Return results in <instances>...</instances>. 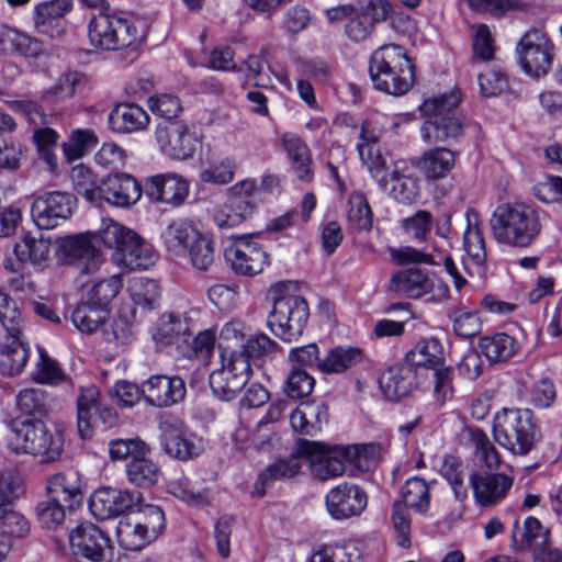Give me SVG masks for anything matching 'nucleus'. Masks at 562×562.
Instances as JSON below:
<instances>
[{"label": "nucleus", "instance_id": "obj_56", "mask_svg": "<svg viewBox=\"0 0 562 562\" xmlns=\"http://www.w3.org/2000/svg\"><path fill=\"white\" fill-rule=\"evenodd\" d=\"M200 232L186 222L178 221L168 225L164 233L167 247L176 252L188 250L190 244L198 237Z\"/></svg>", "mask_w": 562, "mask_h": 562}, {"label": "nucleus", "instance_id": "obj_34", "mask_svg": "<svg viewBox=\"0 0 562 562\" xmlns=\"http://www.w3.org/2000/svg\"><path fill=\"white\" fill-rule=\"evenodd\" d=\"M281 142L297 178L304 182L311 181L313 178L312 155L305 142L292 133L283 134Z\"/></svg>", "mask_w": 562, "mask_h": 562}, {"label": "nucleus", "instance_id": "obj_17", "mask_svg": "<svg viewBox=\"0 0 562 562\" xmlns=\"http://www.w3.org/2000/svg\"><path fill=\"white\" fill-rule=\"evenodd\" d=\"M157 143L167 156L184 160L195 151L196 139L182 122H164L156 130Z\"/></svg>", "mask_w": 562, "mask_h": 562}, {"label": "nucleus", "instance_id": "obj_10", "mask_svg": "<svg viewBox=\"0 0 562 562\" xmlns=\"http://www.w3.org/2000/svg\"><path fill=\"white\" fill-rule=\"evenodd\" d=\"M222 367L210 374L209 383L213 394L223 400L232 401L245 387L251 375V364L246 357L232 350L223 356Z\"/></svg>", "mask_w": 562, "mask_h": 562}, {"label": "nucleus", "instance_id": "obj_51", "mask_svg": "<svg viewBox=\"0 0 562 562\" xmlns=\"http://www.w3.org/2000/svg\"><path fill=\"white\" fill-rule=\"evenodd\" d=\"M469 434L479 462L487 469H497L501 464V456L486 434L480 428H470Z\"/></svg>", "mask_w": 562, "mask_h": 562}, {"label": "nucleus", "instance_id": "obj_1", "mask_svg": "<svg viewBox=\"0 0 562 562\" xmlns=\"http://www.w3.org/2000/svg\"><path fill=\"white\" fill-rule=\"evenodd\" d=\"M114 249V259L128 270H145L155 263V254L137 233L112 220L103 221L98 236L80 234L68 236L59 244L64 257L80 276H90L99 271L103 263L97 241Z\"/></svg>", "mask_w": 562, "mask_h": 562}, {"label": "nucleus", "instance_id": "obj_8", "mask_svg": "<svg viewBox=\"0 0 562 562\" xmlns=\"http://www.w3.org/2000/svg\"><path fill=\"white\" fill-rule=\"evenodd\" d=\"M91 45L105 50H119L128 47L137 37L136 26L126 19L100 11L88 25Z\"/></svg>", "mask_w": 562, "mask_h": 562}, {"label": "nucleus", "instance_id": "obj_63", "mask_svg": "<svg viewBox=\"0 0 562 562\" xmlns=\"http://www.w3.org/2000/svg\"><path fill=\"white\" fill-rule=\"evenodd\" d=\"M235 173V164L229 158L220 161L210 162L200 172V179L203 182L214 184H226L231 182Z\"/></svg>", "mask_w": 562, "mask_h": 562}, {"label": "nucleus", "instance_id": "obj_46", "mask_svg": "<svg viewBox=\"0 0 562 562\" xmlns=\"http://www.w3.org/2000/svg\"><path fill=\"white\" fill-rule=\"evenodd\" d=\"M126 475L133 485L147 488L158 482L160 470L154 461L139 456L127 463Z\"/></svg>", "mask_w": 562, "mask_h": 562}, {"label": "nucleus", "instance_id": "obj_35", "mask_svg": "<svg viewBox=\"0 0 562 562\" xmlns=\"http://www.w3.org/2000/svg\"><path fill=\"white\" fill-rule=\"evenodd\" d=\"M417 372L425 369L427 372L443 364V352L440 341L436 338L419 341L405 357Z\"/></svg>", "mask_w": 562, "mask_h": 562}, {"label": "nucleus", "instance_id": "obj_52", "mask_svg": "<svg viewBox=\"0 0 562 562\" xmlns=\"http://www.w3.org/2000/svg\"><path fill=\"white\" fill-rule=\"evenodd\" d=\"M461 101V92L452 90L450 93L427 99L420 105V111L424 115L435 117L458 115L457 109Z\"/></svg>", "mask_w": 562, "mask_h": 562}, {"label": "nucleus", "instance_id": "obj_27", "mask_svg": "<svg viewBox=\"0 0 562 562\" xmlns=\"http://www.w3.org/2000/svg\"><path fill=\"white\" fill-rule=\"evenodd\" d=\"M418 372L405 360L390 368L380 379V387L390 401L407 396L417 386Z\"/></svg>", "mask_w": 562, "mask_h": 562}, {"label": "nucleus", "instance_id": "obj_61", "mask_svg": "<svg viewBox=\"0 0 562 562\" xmlns=\"http://www.w3.org/2000/svg\"><path fill=\"white\" fill-rule=\"evenodd\" d=\"M121 288V277L119 274L111 276L93 284L89 292V300L93 304L106 308L109 303L119 294Z\"/></svg>", "mask_w": 562, "mask_h": 562}, {"label": "nucleus", "instance_id": "obj_60", "mask_svg": "<svg viewBox=\"0 0 562 562\" xmlns=\"http://www.w3.org/2000/svg\"><path fill=\"white\" fill-rule=\"evenodd\" d=\"M0 323L7 334H22L23 318L16 302L0 290Z\"/></svg>", "mask_w": 562, "mask_h": 562}, {"label": "nucleus", "instance_id": "obj_36", "mask_svg": "<svg viewBox=\"0 0 562 562\" xmlns=\"http://www.w3.org/2000/svg\"><path fill=\"white\" fill-rule=\"evenodd\" d=\"M512 537L514 546L518 550L531 549L533 551L550 540L549 531L543 528L538 518L532 516L525 519L521 530L518 521H515Z\"/></svg>", "mask_w": 562, "mask_h": 562}, {"label": "nucleus", "instance_id": "obj_55", "mask_svg": "<svg viewBox=\"0 0 562 562\" xmlns=\"http://www.w3.org/2000/svg\"><path fill=\"white\" fill-rule=\"evenodd\" d=\"M188 255L192 266L200 270L206 271L215 260V244L214 240L203 234H199L193 243L188 248Z\"/></svg>", "mask_w": 562, "mask_h": 562}, {"label": "nucleus", "instance_id": "obj_9", "mask_svg": "<svg viewBox=\"0 0 562 562\" xmlns=\"http://www.w3.org/2000/svg\"><path fill=\"white\" fill-rule=\"evenodd\" d=\"M518 63L526 75L539 79L549 74L555 57V46L541 30L527 31L516 45Z\"/></svg>", "mask_w": 562, "mask_h": 562}, {"label": "nucleus", "instance_id": "obj_45", "mask_svg": "<svg viewBox=\"0 0 562 562\" xmlns=\"http://www.w3.org/2000/svg\"><path fill=\"white\" fill-rule=\"evenodd\" d=\"M13 250L19 262H31L36 266L48 260L50 244L44 238H36L26 234L14 245Z\"/></svg>", "mask_w": 562, "mask_h": 562}, {"label": "nucleus", "instance_id": "obj_3", "mask_svg": "<svg viewBox=\"0 0 562 562\" xmlns=\"http://www.w3.org/2000/svg\"><path fill=\"white\" fill-rule=\"evenodd\" d=\"M494 239L517 248L530 246L541 232L539 212L525 203H504L490 220Z\"/></svg>", "mask_w": 562, "mask_h": 562}, {"label": "nucleus", "instance_id": "obj_59", "mask_svg": "<svg viewBox=\"0 0 562 562\" xmlns=\"http://www.w3.org/2000/svg\"><path fill=\"white\" fill-rule=\"evenodd\" d=\"M67 506L64 503L48 496L36 506V515L42 527L46 529H56L66 518Z\"/></svg>", "mask_w": 562, "mask_h": 562}, {"label": "nucleus", "instance_id": "obj_5", "mask_svg": "<svg viewBox=\"0 0 562 562\" xmlns=\"http://www.w3.org/2000/svg\"><path fill=\"white\" fill-rule=\"evenodd\" d=\"M297 451L310 460L312 475L319 481L342 475L346 464L362 468L367 459L368 447L358 446H328L323 442L300 440Z\"/></svg>", "mask_w": 562, "mask_h": 562}, {"label": "nucleus", "instance_id": "obj_6", "mask_svg": "<svg viewBox=\"0 0 562 562\" xmlns=\"http://www.w3.org/2000/svg\"><path fill=\"white\" fill-rule=\"evenodd\" d=\"M495 441L515 456L532 450L538 439V427L530 409L504 408L493 424Z\"/></svg>", "mask_w": 562, "mask_h": 562}, {"label": "nucleus", "instance_id": "obj_13", "mask_svg": "<svg viewBox=\"0 0 562 562\" xmlns=\"http://www.w3.org/2000/svg\"><path fill=\"white\" fill-rule=\"evenodd\" d=\"M142 501L143 496L139 492L103 486L92 493L89 507L95 518L105 520L120 515H130Z\"/></svg>", "mask_w": 562, "mask_h": 562}, {"label": "nucleus", "instance_id": "obj_53", "mask_svg": "<svg viewBox=\"0 0 562 562\" xmlns=\"http://www.w3.org/2000/svg\"><path fill=\"white\" fill-rule=\"evenodd\" d=\"M347 218L349 224L357 231H369L372 226V210L367 196L359 191L350 194Z\"/></svg>", "mask_w": 562, "mask_h": 562}, {"label": "nucleus", "instance_id": "obj_38", "mask_svg": "<svg viewBox=\"0 0 562 562\" xmlns=\"http://www.w3.org/2000/svg\"><path fill=\"white\" fill-rule=\"evenodd\" d=\"M302 465L299 458L294 456L276 461L259 474L254 486L255 494L263 496L266 494V487L271 482L292 479L299 474Z\"/></svg>", "mask_w": 562, "mask_h": 562}, {"label": "nucleus", "instance_id": "obj_31", "mask_svg": "<svg viewBox=\"0 0 562 562\" xmlns=\"http://www.w3.org/2000/svg\"><path fill=\"white\" fill-rule=\"evenodd\" d=\"M149 123L147 112L135 103L117 104L109 115L111 128L119 133H132L145 128Z\"/></svg>", "mask_w": 562, "mask_h": 562}, {"label": "nucleus", "instance_id": "obj_47", "mask_svg": "<svg viewBox=\"0 0 562 562\" xmlns=\"http://www.w3.org/2000/svg\"><path fill=\"white\" fill-rule=\"evenodd\" d=\"M403 505L418 514H425L430 504V492L427 482L420 477L407 480L401 492Z\"/></svg>", "mask_w": 562, "mask_h": 562}, {"label": "nucleus", "instance_id": "obj_16", "mask_svg": "<svg viewBox=\"0 0 562 562\" xmlns=\"http://www.w3.org/2000/svg\"><path fill=\"white\" fill-rule=\"evenodd\" d=\"M224 256L235 273L248 277L261 272L268 259L262 247L245 235L237 236Z\"/></svg>", "mask_w": 562, "mask_h": 562}, {"label": "nucleus", "instance_id": "obj_4", "mask_svg": "<svg viewBox=\"0 0 562 562\" xmlns=\"http://www.w3.org/2000/svg\"><path fill=\"white\" fill-rule=\"evenodd\" d=\"M414 65L406 50L396 44L382 45L370 56L369 75L376 90L405 94L414 83Z\"/></svg>", "mask_w": 562, "mask_h": 562}, {"label": "nucleus", "instance_id": "obj_18", "mask_svg": "<svg viewBox=\"0 0 562 562\" xmlns=\"http://www.w3.org/2000/svg\"><path fill=\"white\" fill-rule=\"evenodd\" d=\"M69 544L75 555L101 562L110 548V539L92 522H81L69 532Z\"/></svg>", "mask_w": 562, "mask_h": 562}, {"label": "nucleus", "instance_id": "obj_7", "mask_svg": "<svg viewBox=\"0 0 562 562\" xmlns=\"http://www.w3.org/2000/svg\"><path fill=\"white\" fill-rule=\"evenodd\" d=\"M308 315L307 302L302 296L274 297L272 311L268 317V326L277 337L291 342L302 335Z\"/></svg>", "mask_w": 562, "mask_h": 562}, {"label": "nucleus", "instance_id": "obj_14", "mask_svg": "<svg viewBox=\"0 0 562 562\" xmlns=\"http://www.w3.org/2000/svg\"><path fill=\"white\" fill-rule=\"evenodd\" d=\"M76 206V198L67 192H48L36 198L32 204V217L41 229H52L68 220Z\"/></svg>", "mask_w": 562, "mask_h": 562}, {"label": "nucleus", "instance_id": "obj_37", "mask_svg": "<svg viewBox=\"0 0 562 562\" xmlns=\"http://www.w3.org/2000/svg\"><path fill=\"white\" fill-rule=\"evenodd\" d=\"M477 347L490 363L507 361L517 349L516 340L505 333L480 338Z\"/></svg>", "mask_w": 562, "mask_h": 562}, {"label": "nucleus", "instance_id": "obj_42", "mask_svg": "<svg viewBox=\"0 0 562 562\" xmlns=\"http://www.w3.org/2000/svg\"><path fill=\"white\" fill-rule=\"evenodd\" d=\"M70 178L75 191L91 203L102 202L103 178L97 176L85 165L80 164L71 169Z\"/></svg>", "mask_w": 562, "mask_h": 562}, {"label": "nucleus", "instance_id": "obj_49", "mask_svg": "<svg viewBox=\"0 0 562 562\" xmlns=\"http://www.w3.org/2000/svg\"><path fill=\"white\" fill-rule=\"evenodd\" d=\"M131 299L144 311H153L160 303V286L151 279L139 278L130 288Z\"/></svg>", "mask_w": 562, "mask_h": 562}, {"label": "nucleus", "instance_id": "obj_11", "mask_svg": "<svg viewBox=\"0 0 562 562\" xmlns=\"http://www.w3.org/2000/svg\"><path fill=\"white\" fill-rule=\"evenodd\" d=\"M390 291L408 299H419L431 294V300H447L449 289L439 279L429 277L417 268H408L396 272L390 280Z\"/></svg>", "mask_w": 562, "mask_h": 562}, {"label": "nucleus", "instance_id": "obj_50", "mask_svg": "<svg viewBox=\"0 0 562 562\" xmlns=\"http://www.w3.org/2000/svg\"><path fill=\"white\" fill-rule=\"evenodd\" d=\"M130 517L140 522L144 529L155 539L158 538L166 526L164 510L157 505L143 504V501L130 513Z\"/></svg>", "mask_w": 562, "mask_h": 562}, {"label": "nucleus", "instance_id": "obj_15", "mask_svg": "<svg viewBox=\"0 0 562 562\" xmlns=\"http://www.w3.org/2000/svg\"><path fill=\"white\" fill-rule=\"evenodd\" d=\"M325 505L333 519L345 520L363 513L368 505V496L359 485L342 482L327 492Z\"/></svg>", "mask_w": 562, "mask_h": 562}, {"label": "nucleus", "instance_id": "obj_2", "mask_svg": "<svg viewBox=\"0 0 562 562\" xmlns=\"http://www.w3.org/2000/svg\"><path fill=\"white\" fill-rule=\"evenodd\" d=\"M8 448L14 453H27L49 463L64 451L63 429L42 418L15 417L8 423Z\"/></svg>", "mask_w": 562, "mask_h": 562}, {"label": "nucleus", "instance_id": "obj_62", "mask_svg": "<svg viewBox=\"0 0 562 562\" xmlns=\"http://www.w3.org/2000/svg\"><path fill=\"white\" fill-rule=\"evenodd\" d=\"M278 349V344L271 340L268 336L259 334L250 337L246 344L240 345V350H235L237 355L246 357L247 362L250 364L251 360L260 359L265 356L274 353Z\"/></svg>", "mask_w": 562, "mask_h": 562}, {"label": "nucleus", "instance_id": "obj_24", "mask_svg": "<svg viewBox=\"0 0 562 562\" xmlns=\"http://www.w3.org/2000/svg\"><path fill=\"white\" fill-rule=\"evenodd\" d=\"M46 492L48 496L63 502L68 510L80 507L83 502L81 476L74 469H68L49 476L46 483Z\"/></svg>", "mask_w": 562, "mask_h": 562}, {"label": "nucleus", "instance_id": "obj_29", "mask_svg": "<svg viewBox=\"0 0 562 562\" xmlns=\"http://www.w3.org/2000/svg\"><path fill=\"white\" fill-rule=\"evenodd\" d=\"M190 318L183 314L167 313L159 318L154 339L164 346L188 344L192 336Z\"/></svg>", "mask_w": 562, "mask_h": 562}, {"label": "nucleus", "instance_id": "obj_40", "mask_svg": "<svg viewBox=\"0 0 562 562\" xmlns=\"http://www.w3.org/2000/svg\"><path fill=\"white\" fill-rule=\"evenodd\" d=\"M116 538L120 546L128 551L142 550L155 540V538L144 529L140 522L132 519L130 516L119 521Z\"/></svg>", "mask_w": 562, "mask_h": 562}, {"label": "nucleus", "instance_id": "obj_33", "mask_svg": "<svg viewBox=\"0 0 562 562\" xmlns=\"http://www.w3.org/2000/svg\"><path fill=\"white\" fill-rule=\"evenodd\" d=\"M463 123L459 115L435 117L426 121L420 128L422 138L427 144L457 139L462 135Z\"/></svg>", "mask_w": 562, "mask_h": 562}, {"label": "nucleus", "instance_id": "obj_48", "mask_svg": "<svg viewBox=\"0 0 562 562\" xmlns=\"http://www.w3.org/2000/svg\"><path fill=\"white\" fill-rule=\"evenodd\" d=\"M361 360V352L352 347H336L318 363V370L324 373H341Z\"/></svg>", "mask_w": 562, "mask_h": 562}, {"label": "nucleus", "instance_id": "obj_32", "mask_svg": "<svg viewBox=\"0 0 562 562\" xmlns=\"http://www.w3.org/2000/svg\"><path fill=\"white\" fill-rule=\"evenodd\" d=\"M456 162L454 151L446 147L425 150L417 161V168L429 180L445 178Z\"/></svg>", "mask_w": 562, "mask_h": 562}, {"label": "nucleus", "instance_id": "obj_20", "mask_svg": "<svg viewBox=\"0 0 562 562\" xmlns=\"http://www.w3.org/2000/svg\"><path fill=\"white\" fill-rule=\"evenodd\" d=\"M513 477L503 473L473 472L470 484L476 503L492 507L502 502L513 486Z\"/></svg>", "mask_w": 562, "mask_h": 562}, {"label": "nucleus", "instance_id": "obj_25", "mask_svg": "<svg viewBox=\"0 0 562 562\" xmlns=\"http://www.w3.org/2000/svg\"><path fill=\"white\" fill-rule=\"evenodd\" d=\"M378 183L383 192L404 205L415 203L419 196L418 178L407 167H395L390 173L382 176Z\"/></svg>", "mask_w": 562, "mask_h": 562}, {"label": "nucleus", "instance_id": "obj_43", "mask_svg": "<svg viewBox=\"0 0 562 562\" xmlns=\"http://www.w3.org/2000/svg\"><path fill=\"white\" fill-rule=\"evenodd\" d=\"M255 205L250 200H228L214 212L213 220L220 228L238 226L252 215Z\"/></svg>", "mask_w": 562, "mask_h": 562}, {"label": "nucleus", "instance_id": "obj_19", "mask_svg": "<svg viewBox=\"0 0 562 562\" xmlns=\"http://www.w3.org/2000/svg\"><path fill=\"white\" fill-rule=\"evenodd\" d=\"M144 192L153 202L179 206L189 194V184L177 173L155 175L146 179Z\"/></svg>", "mask_w": 562, "mask_h": 562}, {"label": "nucleus", "instance_id": "obj_39", "mask_svg": "<svg viewBox=\"0 0 562 562\" xmlns=\"http://www.w3.org/2000/svg\"><path fill=\"white\" fill-rule=\"evenodd\" d=\"M465 215L468 227L463 236L464 250L475 265L481 266L486 260V250L483 232L479 223V213L469 209Z\"/></svg>", "mask_w": 562, "mask_h": 562}, {"label": "nucleus", "instance_id": "obj_64", "mask_svg": "<svg viewBox=\"0 0 562 562\" xmlns=\"http://www.w3.org/2000/svg\"><path fill=\"white\" fill-rule=\"evenodd\" d=\"M432 225V215L426 210H419L413 216L402 221V228L413 239L426 241L430 234Z\"/></svg>", "mask_w": 562, "mask_h": 562}, {"label": "nucleus", "instance_id": "obj_57", "mask_svg": "<svg viewBox=\"0 0 562 562\" xmlns=\"http://www.w3.org/2000/svg\"><path fill=\"white\" fill-rule=\"evenodd\" d=\"M453 331L462 338H472L481 333L482 322L476 313L453 307L448 311Z\"/></svg>", "mask_w": 562, "mask_h": 562}, {"label": "nucleus", "instance_id": "obj_23", "mask_svg": "<svg viewBox=\"0 0 562 562\" xmlns=\"http://www.w3.org/2000/svg\"><path fill=\"white\" fill-rule=\"evenodd\" d=\"M145 402L155 407H168L184 398L186 383L179 376L153 375L144 382Z\"/></svg>", "mask_w": 562, "mask_h": 562}, {"label": "nucleus", "instance_id": "obj_26", "mask_svg": "<svg viewBox=\"0 0 562 562\" xmlns=\"http://www.w3.org/2000/svg\"><path fill=\"white\" fill-rule=\"evenodd\" d=\"M72 9V0H50L34 9V26L41 34L52 38L59 37L65 31L64 16Z\"/></svg>", "mask_w": 562, "mask_h": 562}, {"label": "nucleus", "instance_id": "obj_21", "mask_svg": "<svg viewBox=\"0 0 562 562\" xmlns=\"http://www.w3.org/2000/svg\"><path fill=\"white\" fill-rule=\"evenodd\" d=\"M391 13V4L386 0H370L350 15L345 31L353 42L368 38L373 32L374 24L385 20Z\"/></svg>", "mask_w": 562, "mask_h": 562}, {"label": "nucleus", "instance_id": "obj_54", "mask_svg": "<svg viewBox=\"0 0 562 562\" xmlns=\"http://www.w3.org/2000/svg\"><path fill=\"white\" fill-rule=\"evenodd\" d=\"M98 145V137L92 130H75L63 144L66 158L71 161L81 158Z\"/></svg>", "mask_w": 562, "mask_h": 562}, {"label": "nucleus", "instance_id": "obj_12", "mask_svg": "<svg viewBox=\"0 0 562 562\" xmlns=\"http://www.w3.org/2000/svg\"><path fill=\"white\" fill-rule=\"evenodd\" d=\"M158 427L161 432V446L168 456L186 461L201 454L200 441L188 432L180 418L173 415H162Z\"/></svg>", "mask_w": 562, "mask_h": 562}, {"label": "nucleus", "instance_id": "obj_58", "mask_svg": "<svg viewBox=\"0 0 562 562\" xmlns=\"http://www.w3.org/2000/svg\"><path fill=\"white\" fill-rule=\"evenodd\" d=\"M314 386V378L301 368L294 367L285 379L283 391L288 397L299 400L308 396Z\"/></svg>", "mask_w": 562, "mask_h": 562}, {"label": "nucleus", "instance_id": "obj_44", "mask_svg": "<svg viewBox=\"0 0 562 562\" xmlns=\"http://www.w3.org/2000/svg\"><path fill=\"white\" fill-rule=\"evenodd\" d=\"M109 316L108 308L93 304L90 300L80 303L71 313V321L75 327L83 334L94 333Z\"/></svg>", "mask_w": 562, "mask_h": 562}, {"label": "nucleus", "instance_id": "obj_28", "mask_svg": "<svg viewBox=\"0 0 562 562\" xmlns=\"http://www.w3.org/2000/svg\"><path fill=\"white\" fill-rule=\"evenodd\" d=\"M30 356L29 344L22 334H8L0 347V372L3 375H19L25 368Z\"/></svg>", "mask_w": 562, "mask_h": 562}, {"label": "nucleus", "instance_id": "obj_30", "mask_svg": "<svg viewBox=\"0 0 562 562\" xmlns=\"http://www.w3.org/2000/svg\"><path fill=\"white\" fill-rule=\"evenodd\" d=\"M100 391L94 385L81 387L77 398V426L82 439L92 435L97 413L100 411Z\"/></svg>", "mask_w": 562, "mask_h": 562}, {"label": "nucleus", "instance_id": "obj_41", "mask_svg": "<svg viewBox=\"0 0 562 562\" xmlns=\"http://www.w3.org/2000/svg\"><path fill=\"white\" fill-rule=\"evenodd\" d=\"M16 407L23 418H42L50 411V398L46 391L40 387H30L20 391L16 395Z\"/></svg>", "mask_w": 562, "mask_h": 562}, {"label": "nucleus", "instance_id": "obj_22", "mask_svg": "<svg viewBox=\"0 0 562 562\" xmlns=\"http://www.w3.org/2000/svg\"><path fill=\"white\" fill-rule=\"evenodd\" d=\"M144 188L128 173L116 172L103 178L102 201L119 206L130 207L142 196Z\"/></svg>", "mask_w": 562, "mask_h": 562}]
</instances>
